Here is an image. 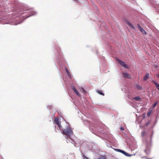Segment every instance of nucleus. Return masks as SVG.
<instances>
[{"label": "nucleus", "instance_id": "nucleus-1", "mask_svg": "<svg viewBox=\"0 0 159 159\" xmlns=\"http://www.w3.org/2000/svg\"><path fill=\"white\" fill-rule=\"evenodd\" d=\"M54 123L57 124L58 126L59 129L61 130V133L63 134H64L67 136H70V134H73V133L71 129V128L69 124H67L66 123H65L66 125V127L65 129L63 126H61L60 122L59 121V119L57 118H55L54 120Z\"/></svg>", "mask_w": 159, "mask_h": 159}, {"label": "nucleus", "instance_id": "nucleus-2", "mask_svg": "<svg viewBox=\"0 0 159 159\" xmlns=\"http://www.w3.org/2000/svg\"><path fill=\"white\" fill-rule=\"evenodd\" d=\"M118 61L119 63L124 67L125 68H127L128 67L127 65L122 61L118 59Z\"/></svg>", "mask_w": 159, "mask_h": 159}, {"label": "nucleus", "instance_id": "nucleus-3", "mask_svg": "<svg viewBox=\"0 0 159 159\" xmlns=\"http://www.w3.org/2000/svg\"><path fill=\"white\" fill-rule=\"evenodd\" d=\"M122 74L123 75V77L124 78H126V79L128 78V79H131V77L130 76V75L129 74L127 73H124V72L122 73Z\"/></svg>", "mask_w": 159, "mask_h": 159}, {"label": "nucleus", "instance_id": "nucleus-4", "mask_svg": "<svg viewBox=\"0 0 159 159\" xmlns=\"http://www.w3.org/2000/svg\"><path fill=\"white\" fill-rule=\"evenodd\" d=\"M138 29L140 30L143 34H146L147 33L145 30L142 28V27L140 26V25L138 24Z\"/></svg>", "mask_w": 159, "mask_h": 159}, {"label": "nucleus", "instance_id": "nucleus-5", "mask_svg": "<svg viewBox=\"0 0 159 159\" xmlns=\"http://www.w3.org/2000/svg\"><path fill=\"white\" fill-rule=\"evenodd\" d=\"M125 21L127 25H128L129 27L132 28L134 30L135 29L134 27L132 25V24L130 23L128 20H126Z\"/></svg>", "mask_w": 159, "mask_h": 159}, {"label": "nucleus", "instance_id": "nucleus-6", "mask_svg": "<svg viewBox=\"0 0 159 159\" xmlns=\"http://www.w3.org/2000/svg\"><path fill=\"white\" fill-rule=\"evenodd\" d=\"M72 89L77 94V95H78L79 96H80V93L73 86L72 87Z\"/></svg>", "mask_w": 159, "mask_h": 159}, {"label": "nucleus", "instance_id": "nucleus-7", "mask_svg": "<svg viewBox=\"0 0 159 159\" xmlns=\"http://www.w3.org/2000/svg\"><path fill=\"white\" fill-rule=\"evenodd\" d=\"M152 82L155 84L157 88L159 90V84L153 80H152Z\"/></svg>", "mask_w": 159, "mask_h": 159}, {"label": "nucleus", "instance_id": "nucleus-8", "mask_svg": "<svg viewBox=\"0 0 159 159\" xmlns=\"http://www.w3.org/2000/svg\"><path fill=\"white\" fill-rule=\"evenodd\" d=\"M149 77V74L148 73H147L146 74V75L144 76L143 78V80H146L148 79Z\"/></svg>", "mask_w": 159, "mask_h": 159}, {"label": "nucleus", "instance_id": "nucleus-9", "mask_svg": "<svg viewBox=\"0 0 159 159\" xmlns=\"http://www.w3.org/2000/svg\"><path fill=\"white\" fill-rule=\"evenodd\" d=\"M66 71L67 74L68 76H69L70 78H71V74L70 73V72H69V71L68 69H67V68L66 69Z\"/></svg>", "mask_w": 159, "mask_h": 159}, {"label": "nucleus", "instance_id": "nucleus-10", "mask_svg": "<svg viewBox=\"0 0 159 159\" xmlns=\"http://www.w3.org/2000/svg\"><path fill=\"white\" fill-rule=\"evenodd\" d=\"M134 99L136 101H138L140 99V98L139 97H136L134 98Z\"/></svg>", "mask_w": 159, "mask_h": 159}, {"label": "nucleus", "instance_id": "nucleus-11", "mask_svg": "<svg viewBox=\"0 0 159 159\" xmlns=\"http://www.w3.org/2000/svg\"><path fill=\"white\" fill-rule=\"evenodd\" d=\"M120 152L122 153L123 154H124V155H127V153H126L124 151H123L122 150H121Z\"/></svg>", "mask_w": 159, "mask_h": 159}, {"label": "nucleus", "instance_id": "nucleus-12", "mask_svg": "<svg viewBox=\"0 0 159 159\" xmlns=\"http://www.w3.org/2000/svg\"><path fill=\"white\" fill-rule=\"evenodd\" d=\"M120 152L122 153L123 154H124V155H127V153H126L124 151H123L122 150H121Z\"/></svg>", "mask_w": 159, "mask_h": 159}, {"label": "nucleus", "instance_id": "nucleus-13", "mask_svg": "<svg viewBox=\"0 0 159 159\" xmlns=\"http://www.w3.org/2000/svg\"><path fill=\"white\" fill-rule=\"evenodd\" d=\"M136 88L138 89H142L141 87L139 85L137 84L136 85Z\"/></svg>", "mask_w": 159, "mask_h": 159}, {"label": "nucleus", "instance_id": "nucleus-14", "mask_svg": "<svg viewBox=\"0 0 159 159\" xmlns=\"http://www.w3.org/2000/svg\"><path fill=\"white\" fill-rule=\"evenodd\" d=\"M97 92L101 95H104V93L98 90Z\"/></svg>", "mask_w": 159, "mask_h": 159}, {"label": "nucleus", "instance_id": "nucleus-15", "mask_svg": "<svg viewBox=\"0 0 159 159\" xmlns=\"http://www.w3.org/2000/svg\"><path fill=\"white\" fill-rule=\"evenodd\" d=\"M157 102H156L153 105V106H152V108H154L156 106V105H157Z\"/></svg>", "mask_w": 159, "mask_h": 159}, {"label": "nucleus", "instance_id": "nucleus-16", "mask_svg": "<svg viewBox=\"0 0 159 159\" xmlns=\"http://www.w3.org/2000/svg\"><path fill=\"white\" fill-rule=\"evenodd\" d=\"M81 90L84 93H87L86 91L85 90V89L83 88H81Z\"/></svg>", "mask_w": 159, "mask_h": 159}, {"label": "nucleus", "instance_id": "nucleus-17", "mask_svg": "<svg viewBox=\"0 0 159 159\" xmlns=\"http://www.w3.org/2000/svg\"><path fill=\"white\" fill-rule=\"evenodd\" d=\"M145 132L144 131H143L141 133V135L142 137H143L145 135Z\"/></svg>", "mask_w": 159, "mask_h": 159}, {"label": "nucleus", "instance_id": "nucleus-18", "mask_svg": "<svg viewBox=\"0 0 159 159\" xmlns=\"http://www.w3.org/2000/svg\"><path fill=\"white\" fill-rule=\"evenodd\" d=\"M115 150L117 151V152H120V151H121V150H120V149H115Z\"/></svg>", "mask_w": 159, "mask_h": 159}, {"label": "nucleus", "instance_id": "nucleus-19", "mask_svg": "<svg viewBox=\"0 0 159 159\" xmlns=\"http://www.w3.org/2000/svg\"><path fill=\"white\" fill-rule=\"evenodd\" d=\"M147 150H148L146 149H145L144 151H145V152H146V153L147 154H149V153L147 152Z\"/></svg>", "mask_w": 159, "mask_h": 159}, {"label": "nucleus", "instance_id": "nucleus-20", "mask_svg": "<svg viewBox=\"0 0 159 159\" xmlns=\"http://www.w3.org/2000/svg\"><path fill=\"white\" fill-rule=\"evenodd\" d=\"M120 129L122 130H123L124 129V128L123 127H121L120 128Z\"/></svg>", "mask_w": 159, "mask_h": 159}, {"label": "nucleus", "instance_id": "nucleus-21", "mask_svg": "<svg viewBox=\"0 0 159 159\" xmlns=\"http://www.w3.org/2000/svg\"><path fill=\"white\" fill-rule=\"evenodd\" d=\"M150 114H151V112H148L147 114V116H150Z\"/></svg>", "mask_w": 159, "mask_h": 159}, {"label": "nucleus", "instance_id": "nucleus-22", "mask_svg": "<svg viewBox=\"0 0 159 159\" xmlns=\"http://www.w3.org/2000/svg\"><path fill=\"white\" fill-rule=\"evenodd\" d=\"M84 159H89L88 157H86L85 156H84Z\"/></svg>", "mask_w": 159, "mask_h": 159}, {"label": "nucleus", "instance_id": "nucleus-23", "mask_svg": "<svg viewBox=\"0 0 159 159\" xmlns=\"http://www.w3.org/2000/svg\"><path fill=\"white\" fill-rule=\"evenodd\" d=\"M157 77H158V78H159V74H158L157 75Z\"/></svg>", "mask_w": 159, "mask_h": 159}, {"label": "nucleus", "instance_id": "nucleus-24", "mask_svg": "<svg viewBox=\"0 0 159 159\" xmlns=\"http://www.w3.org/2000/svg\"><path fill=\"white\" fill-rule=\"evenodd\" d=\"M146 159H150V158H147Z\"/></svg>", "mask_w": 159, "mask_h": 159}]
</instances>
